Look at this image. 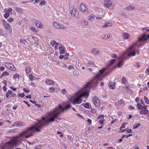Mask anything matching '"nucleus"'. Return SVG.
<instances>
[{
    "mask_svg": "<svg viewBox=\"0 0 149 149\" xmlns=\"http://www.w3.org/2000/svg\"><path fill=\"white\" fill-rule=\"evenodd\" d=\"M71 107L70 105L69 104L64 107L59 104V106L49 113L47 116L42 117V120L36 123L35 125L29 127L19 132L18 135V137H24L25 139L30 138L34 135L36 131L38 132H40L43 127L48 125L54 121L61 112Z\"/></svg>",
    "mask_w": 149,
    "mask_h": 149,
    "instance_id": "obj_1",
    "label": "nucleus"
},
{
    "mask_svg": "<svg viewBox=\"0 0 149 149\" xmlns=\"http://www.w3.org/2000/svg\"><path fill=\"white\" fill-rule=\"evenodd\" d=\"M101 75L99 74H97L95 77L92 79L90 82H88L84 86V88H86L89 87L95 88L99 83L98 80H102L101 79Z\"/></svg>",
    "mask_w": 149,
    "mask_h": 149,
    "instance_id": "obj_2",
    "label": "nucleus"
},
{
    "mask_svg": "<svg viewBox=\"0 0 149 149\" xmlns=\"http://www.w3.org/2000/svg\"><path fill=\"white\" fill-rule=\"evenodd\" d=\"M139 52L137 49H135L134 47H129L127 51L123 54H125V55H126L127 58H130L134 56L136 54H139Z\"/></svg>",
    "mask_w": 149,
    "mask_h": 149,
    "instance_id": "obj_3",
    "label": "nucleus"
},
{
    "mask_svg": "<svg viewBox=\"0 0 149 149\" xmlns=\"http://www.w3.org/2000/svg\"><path fill=\"white\" fill-rule=\"evenodd\" d=\"M148 39H149V34L147 36L146 35H142L138 38V40L136 42V44L137 45H139L140 44V46H144V41Z\"/></svg>",
    "mask_w": 149,
    "mask_h": 149,
    "instance_id": "obj_4",
    "label": "nucleus"
},
{
    "mask_svg": "<svg viewBox=\"0 0 149 149\" xmlns=\"http://www.w3.org/2000/svg\"><path fill=\"white\" fill-rule=\"evenodd\" d=\"M127 58L126 55L125 54H123V55L120 56L118 58V63L117 64V66L118 68H120L124 64V59Z\"/></svg>",
    "mask_w": 149,
    "mask_h": 149,
    "instance_id": "obj_5",
    "label": "nucleus"
},
{
    "mask_svg": "<svg viewBox=\"0 0 149 149\" xmlns=\"http://www.w3.org/2000/svg\"><path fill=\"white\" fill-rule=\"evenodd\" d=\"M76 95L77 96V97H75L73 100L72 102L73 104H79L81 103L82 100L81 99V97H80V95L79 94V93H77Z\"/></svg>",
    "mask_w": 149,
    "mask_h": 149,
    "instance_id": "obj_6",
    "label": "nucleus"
},
{
    "mask_svg": "<svg viewBox=\"0 0 149 149\" xmlns=\"http://www.w3.org/2000/svg\"><path fill=\"white\" fill-rule=\"evenodd\" d=\"M2 23L3 27L6 30H8L10 33H11L12 31V28L11 26L4 19L2 20Z\"/></svg>",
    "mask_w": 149,
    "mask_h": 149,
    "instance_id": "obj_7",
    "label": "nucleus"
},
{
    "mask_svg": "<svg viewBox=\"0 0 149 149\" xmlns=\"http://www.w3.org/2000/svg\"><path fill=\"white\" fill-rule=\"evenodd\" d=\"M53 25L55 28L58 29H65V27L64 25L56 22H53Z\"/></svg>",
    "mask_w": 149,
    "mask_h": 149,
    "instance_id": "obj_8",
    "label": "nucleus"
},
{
    "mask_svg": "<svg viewBox=\"0 0 149 149\" xmlns=\"http://www.w3.org/2000/svg\"><path fill=\"white\" fill-rule=\"evenodd\" d=\"M93 101L95 106L99 107L100 104V101L97 97L95 96L93 97Z\"/></svg>",
    "mask_w": 149,
    "mask_h": 149,
    "instance_id": "obj_9",
    "label": "nucleus"
},
{
    "mask_svg": "<svg viewBox=\"0 0 149 149\" xmlns=\"http://www.w3.org/2000/svg\"><path fill=\"white\" fill-rule=\"evenodd\" d=\"M17 143V141L15 140L11 141H9L6 143L5 146L7 147L8 148H9L16 145Z\"/></svg>",
    "mask_w": 149,
    "mask_h": 149,
    "instance_id": "obj_10",
    "label": "nucleus"
},
{
    "mask_svg": "<svg viewBox=\"0 0 149 149\" xmlns=\"http://www.w3.org/2000/svg\"><path fill=\"white\" fill-rule=\"evenodd\" d=\"M6 67L8 69L12 71H15L16 68L14 65L11 63H5Z\"/></svg>",
    "mask_w": 149,
    "mask_h": 149,
    "instance_id": "obj_11",
    "label": "nucleus"
},
{
    "mask_svg": "<svg viewBox=\"0 0 149 149\" xmlns=\"http://www.w3.org/2000/svg\"><path fill=\"white\" fill-rule=\"evenodd\" d=\"M71 14L72 17H74L77 18L79 17L78 11L75 8L73 9L71 11Z\"/></svg>",
    "mask_w": 149,
    "mask_h": 149,
    "instance_id": "obj_12",
    "label": "nucleus"
},
{
    "mask_svg": "<svg viewBox=\"0 0 149 149\" xmlns=\"http://www.w3.org/2000/svg\"><path fill=\"white\" fill-rule=\"evenodd\" d=\"M112 4L111 0H104V6L107 8H109Z\"/></svg>",
    "mask_w": 149,
    "mask_h": 149,
    "instance_id": "obj_13",
    "label": "nucleus"
},
{
    "mask_svg": "<svg viewBox=\"0 0 149 149\" xmlns=\"http://www.w3.org/2000/svg\"><path fill=\"white\" fill-rule=\"evenodd\" d=\"M148 110L147 109L146 106L144 105L143 108L141 109L139 111V113L140 114L146 115L148 114Z\"/></svg>",
    "mask_w": 149,
    "mask_h": 149,
    "instance_id": "obj_14",
    "label": "nucleus"
},
{
    "mask_svg": "<svg viewBox=\"0 0 149 149\" xmlns=\"http://www.w3.org/2000/svg\"><path fill=\"white\" fill-rule=\"evenodd\" d=\"M50 44L52 47H62L61 44L58 42H57L55 40H52L50 42Z\"/></svg>",
    "mask_w": 149,
    "mask_h": 149,
    "instance_id": "obj_15",
    "label": "nucleus"
},
{
    "mask_svg": "<svg viewBox=\"0 0 149 149\" xmlns=\"http://www.w3.org/2000/svg\"><path fill=\"white\" fill-rule=\"evenodd\" d=\"M79 9L82 12H85L87 10V8L84 4H81L80 5Z\"/></svg>",
    "mask_w": 149,
    "mask_h": 149,
    "instance_id": "obj_16",
    "label": "nucleus"
},
{
    "mask_svg": "<svg viewBox=\"0 0 149 149\" xmlns=\"http://www.w3.org/2000/svg\"><path fill=\"white\" fill-rule=\"evenodd\" d=\"M105 68H103L102 70H101L99 71V73L98 74H100L101 75V79H102V77H104V76H105L107 74V73L105 72L104 75L103 74L104 72L105 71Z\"/></svg>",
    "mask_w": 149,
    "mask_h": 149,
    "instance_id": "obj_17",
    "label": "nucleus"
},
{
    "mask_svg": "<svg viewBox=\"0 0 149 149\" xmlns=\"http://www.w3.org/2000/svg\"><path fill=\"white\" fill-rule=\"evenodd\" d=\"M79 94L80 95V97H82L83 96H84L85 98L88 97V95L89 91H86L82 93H81L80 92H78Z\"/></svg>",
    "mask_w": 149,
    "mask_h": 149,
    "instance_id": "obj_18",
    "label": "nucleus"
},
{
    "mask_svg": "<svg viewBox=\"0 0 149 149\" xmlns=\"http://www.w3.org/2000/svg\"><path fill=\"white\" fill-rule=\"evenodd\" d=\"M36 26L40 29L43 28L44 26L42 23L40 21L37 20L36 22Z\"/></svg>",
    "mask_w": 149,
    "mask_h": 149,
    "instance_id": "obj_19",
    "label": "nucleus"
},
{
    "mask_svg": "<svg viewBox=\"0 0 149 149\" xmlns=\"http://www.w3.org/2000/svg\"><path fill=\"white\" fill-rule=\"evenodd\" d=\"M135 9V7L129 5L127 6L125 8V10L127 11H132Z\"/></svg>",
    "mask_w": 149,
    "mask_h": 149,
    "instance_id": "obj_20",
    "label": "nucleus"
},
{
    "mask_svg": "<svg viewBox=\"0 0 149 149\" xmlns=\"http://www.w3.org/2000/svg\"><path fill=\"white\" fill-rule=\"evenodd\" d=\"M101 37L102 38L106 40L111 37V35L107 33L102 35Z\"/></svg>",
    "mask_w": 149,
    "mask_h": 149,
    "instance_id": "obj_21",
    "label": "nucleus"
},
{
    "mask_svg": "<svg viewBox=\"0 0 149 149\" xmlns=\"http://www.w3.org/2000/svg\"><path fill=\"white\" fill-rule=\"evenodd\" d=\"M104 115H101L98 118V119L99 120V123H101L102 125L103 124V122L104 121Z\"/></svg>",
    "mask_w": 149,
    "mask_h": 149,
    "instance_id": "obj_22",
    "label": "nucleus"
},
{
    "mask_svg": "<svg viewBox=\"0 0 149 149\" xmlns=\"http://www.w3.org/2000/svg\"><path fill=\"white\" fill-rule=\"evenodd\" d=\"M35 39H36V38L34 36H29L27 38V40L29 41H32V40H33L35 42L36 44H37L38 41H36V40H35Z\"/></svg>",
    "mask_w": 149,
    "mask_h": 149,
    "instance_id": "obj_23",
    "label": "nucleus"
},
{
    "mask_svg": "<svg viewBox=\"0 0 149 149\" xmlns=\"http://www.w3.org/2000/svg\"><path fill=\"white\" fill-rule=\"evenodd\" d=\"M95 16L93 14H91L88 17V20L91 22L94 21L95 18Z\"/></svg>",
    "mask_w": 149,
    "mask_h": 149,
    "instance_id": "obj_24",
    "label": "nucleus"
},
{
    "mask_svg": "<svg viewBox=\"0 0 149 149\" xmlns=\"http://www.w3.org/2000/svg\"><path fill=\"white\" fill-rule=\"evenodd\" d=\"M130 85L128 84L125 85L123 87L124 90L126 92H128L130 90Z\"/></svg>",
    "mask_w": 149,
    "mask_h": 149,
    "instance_id": "obj_25",
    "label": "nucleus"
},
{
    "mask_svg": "<svg viewBox=\"0 0 149 149\" xmlns=\"http://www.w3.org/2000/svg\"><path fill=\"white\" fill-rule=\"evenodd\" d=\"M116 60L115 59H112L109 60L108 65L109 67L111 66L115 62Z\"/></svg>",
    "mask_w": 149,
    "mask_h": 149,
    "instance_id": "obj_26",
    "label": "nucleus"
},
{
    "mask_svg": "<svg viewBox=\"0 0 149 149\" xmlns=\"http://www.w3.org/2000/svg\"><path fill=\"white\" fill-rule=\"evenodd\" d=\"M112 25V23L111 22H106L104 25H102V27L103 28H106L109 26H111Z\"/></svg>",
    "mask_w": 149,
    "mask_h": 149,
    "instance_id": "obj_27",
    "label": "nucleus"
},
{
    "mask_svg": "<svg viewBox=\"0 0 149 149\" xmlns=\"http://www.w3.org/2000/svg\"><path fill=\"white\" fill-rule=\"evenodd\" d=\"M108 86L110 88L112 89H114L115 88V84L113 83L112 82H109L108 84Z\"/></svg>",
    "mask_w": 149,
    "mask_h": 149,
    "instance_id": "obj_28",
    "label": "nucleus"
},
{
    "mask_svg": "<svg viewBox=\"0 0 149 149\" xmlns=\"http://www.w3.org/2000/svg\"><path fill=\"white\" fill-rule=\"evenodd\" d=\"M123 36L124 39H128L130 36L129 34L125 33H123Z\"/></svg>",
    "mask_w": 149,
    "mask_h": 149,
    "instance_id": "obj_29",
    "label": "nucleus"
},
{
    "mask_svg": "<svg viewBox=\"0 0 149 149\" xmlns=\"http://www.w3.org/2000/svg\"><path fill=\"white\" fill-rule=\"evenodd\" d=\"M46 82L47 84L52 85H54V82L52 80L49 79L46 80Z\"/></svg>",
    "mask_w": 149,
    "mask_h": 149,
    "instance_id": "obj_30",
    "label": "nucleus"
},
{
    "mask_svg": "<svg viewBox=\"0 0 149 149\" xmlns=\"http://www.w3.org/2000/svg\"><path fill=\"white\" fill-rule=\"evenodd\" d=\"M17 126V127H23L25 126V123L22 122H18L16 125Z\"/></svg>",
    "mask_w": 149,
    "mask_h": 149,
    "instance_id": "obj_31",
    "label": "nucleus"
},
{
    "mask_svg": "<svg viewBox=\"0 0 149 149\" xmlns=\"http://www.w3.org/2000/svg\"><path fill=\"white\" fill-rule=\"evenodd\" d=\"M62 48L63 47H58V49L60 50V53L61 54H63L66 52L65 49Z\"/></svg>",
    "mask_w": 149,
    "mask_h": 149,
    "instance_id": "obj_32",
    "label": "nucleus"
},
{
    "mask_svg": "<svg viewBox=\"0 0 149 149\" xmlns=\"http://www.w3.org/2000/svg\"><path fill=\"white\" fill-rule=\"evenodd\" d=\"M31 66H28L26 68V72L27 74L31 72Z\"/></svg>",
    "mask_w": 149,
    "mask_h": 149,
    "instance_id": "obj_33",
    "label": "nucleus"
},
{
    "mask_svg": "<svg viewBox=\"0 0 149 149\" xmlns=\"http://www.w3.org/2000/svg\"><path fill=\"white\" fill-rule=\"evenodd\" d=\"M144 106H142L139 103L137 104V107L138 108L140 109H141L143 108Z\"/></svg>",
    "mask_w": 149,
    "mask_h": 149,
    "instance_id": "obj_34",
    "label": "nucleus"
},
{
    "mask_svg": "<svg viewBox=\"0 0 149 149\" xmlns=\"http://www.w3.org/2000/svg\"><path fill=\"white\" fill-rule=\"evenodd\" d=\"M122 81L123 83L125 84L127 82L126 77H123L122 79Z\"/></svg>",
    "mask_w": 149,
    "mask_h": 149,
    "instance_id": "obj_35",
    "label": "nucleus"
},
{
    "mask_svg": "<svg viewBox=\"0 0 149 149\" xmlns=\"http://www.w3.org/2000/svg\"><path fill=\"white\" fill-rule=\"evenodd\" d=\"M92 53L93 54H96L98 52V51L96 49L93 48L92 50Z\"/></svg>",
    "mask_w": 149,
    "mask_h": 149,
    "instance_id": "obj_36",
    "label": "nucleus"
},
{
    "mask_svg": "<svg viewBox=\"0 0 149 149\" xmlns=\"http://www.w3.org/2000/svg\"><path fill=\"white\" fill-rule=\"evenodd\" d=\"M94 65V62L91 61H90L88 64V66L91 67Z\"/></svg>",
    "mask_w": 149,
    "mask_h": 149,
    "instance_id": "obj_37",
    "label": "nucleus"
},
{
    "mask_svg": "<svg viewBox=\"0 0 149 149\" xmlns=\"http://www.w3.org/2000/svg\"><path fill=\"white\" fill-rule=\"evenodd\" d=\"M31 30L33 32L36 33L38 32L37 30L34 27L31 26L30 27Z\"/></svg>",
    "mask_w": 149,
    "mask_h": 149,
    "instance_id": "obj_38",
    "label": "nucleus"
},
{
    "mask_svg": "<svg viewBox=\"0 0 149 149\" xmlns=\"http://www.w3.org/2000/svg\"><path fill=\"white\" fill-rule=\"evenodd\" d=\"M9 74V73L8 72H7L6 71H5L2 73V74H1V77H2L4 76H5V75H6V76L8 75Z\"/></svg>",
    "mask_w": 149,
    "mask_h": 149,
    "instance_id": "obj_39",
    "label": "nucleus"
},
{
    "mask_svg": "<svg viewBox=\"0 0 149 149\" xmlns=\"http://www.w3.org/2000/svg\"><path fill=\"white\" fill-rule=\"evenodd\" d=\"M142 29L143 30L144 32L149 31V27H148L143 28H142Z\"/></svg>",
    "mask_w": 149,
    "mask_h": 149,
    "instance_id": "obj_40",
    "label": "nucleus"
},
{
    "mask_svg": "<svg viewBox=\"0 0 149 149\" xmlns=\"http://www.w3.org/2000/svg\"><path fill=\"white\" fill-rule=\"evenodd\" d=\"M128 123H123L122 126L120 127V129H122L125 128L126 127V125Z\"/></svg>",
    "mask_w": 149,
    "mask_h": 149,
    "instance_id": "obj_41",
    "label": "nucleus"
},
{
    "mask_svg": "<svg viewBox=\"0 0 149 149\" xmlns=\"http://www.w3.org/2000/svg\"><path fill=\"white\" fill-rule=\"evenodd\" d=\"M20 42L22 44H24V45H26L27 43V42L25 40L23 39H21L20 40Z\"/></svg>",
    "mask_w": 149,
    "mask_h": 149,
    "instance_id": "obj_42",
    "label": "nucleus"
},
{
    "mask_svg": "<svg viewBox=\"0 0 149 149\" xmlns=\"http://www.w3.org/2000/svg\"><path fill=\"white\" fill-rule=\"evenodd\" d=\"M140 124L139 123H137L134 126H133V128L134 129H136L138 128V127L140 126Z\"/></svg>",
    "mask_w": 149,
    "mask_h": 149,
    "instance_id": "obj_43",
    "label": "nucleus"
},
{
    "mask_svg": "<svg viewBox=\"0 0 149 149\" xmlns=\"http://www.w3.org/2000/svg\"><path fill=\"white\" fill-rule=\"evenodd\" d=\"M82 23H84L85 25H87L88 24V22L87 20H83L82 21Z\"/></svg>",
    "mask_w": 149,
    "mask_h": 149,
    "instance_id": "obj_44",
    "label": "nucleus"
},
{
    "mask_svg": "<svg viewBox=\"0 0 149 149\" xmlns=\"http://www.w3.org/2000/svg\"><path fill=\"white\" fill-rule=\"evenodd\" d=\"M125 103V102L122 100L118 101V104H124Z\"/></svg>",
    "mask_w": 149,
    "mask_h": 149,
    "instance_id": "obj_45",
    "label": "nucleus"
},
{
    "mask_svg": "<svg viewBox=\"0 0 149 149\" xmlns=\"http://www.w3.org/2000/svg\"><path fill=\"white\" fill-rule=\"evenodd\" d=\"M79 72L76 70H74L73 71V73L75 75L77 76L79 74Z\"/></svg>",
    "mask_w": 149,
    "mask_h": 149,
    "instance_id": "obj_46",
    "label": "nucleus"
},
{
    "mask_svg": "<svg viewBox=\"0 0 149 149\" xmlns=\"http://www.w3.org/2000/svg\"><path fill=\"white\" fill-rule=\"evenodd\" d=\"M144 99L145 103L147 104H149V100L146 96H144Z\"/></svg>",
    "mask_w": 149,
    "mask_h": 149,
    "instance_id": "obj_47",
    "label": "nucleus"
},
{
    "mask_svg": "<svg viewBox=\"0 0 149 149\" xmlns=\"http://www.w3.org/2000/svg\"><path fill=\"white\" fill-rule=\"evenodd\" d=\"M46 3V2L45 0L42 1L40 3L39 5H45Z\"/></svg>",
    "mask_w": 149,
    "mask_h": 149,
    "instance_id": "obj_48",
    "label": "nucleus"
},
{
    "mask_svg": "<svg viewBox=\"0 0 149 149\" xmlns=\"http://www.w3.org/2000/svg\"><path fill=\"white\" fill-rule=\"evenodd\" d=\"M29 78L31 81H33V77L32 74L29 75Z\"/></svg>",
    "mask_w": 149,
    "mask_h": 149,
    "instance_id": "obj_49",
    "label": "nucleus"
},
{
    "mask_svg": "<svg viewBox=\"0 0 149 149\" xmlns=\"http://www.w3.org/2000/svg\"><path fill=\"white\" fill-rule=\"evenodd\" d=\"M9 13H6L4 15V17L5 18H7L9 16Z\"/></svg>",
    "mask_w": 149,
    "mask_h": 149,
    "instance_id": "obj_50",
    "label": "nucleus"
},
{
    "mask_svg": "<svg viewBox=\"0 0 149 149\" xmlns=\"http://www.w3.org/2000/svg\"><path fill=\"white\" fill-rule=\"evenodd\" d=\"M23 90L25 93H29L30 92V91L29 89L25 88H23Z\"/></svg>",
    "mask_w": 149,
    "mask_h": 149,
    "instance_id": "obj_51",
    "label": "nucleus"
},
{
    "mask_svg": "<svg viewBox=\"0 0 149 149\" xmlns=\"http://www.w3.org/2000/svg\"><path fill=\"white\" fill-rule=\"evenodd\" d=\"M91 111L92 113H95L97 112L96 110L94 108H92L91 109Z\"/></svg>",
    "mask_w": 149,
    "mask_h": 149,
    "instance_id": "obj_52",
    "label": "nucleus"
},
{
    "mask_svg": "<svg viewBox=\"0 0 149 149\" xmlns=\"http://www.w3.org/2000/svg\"><path fill=\"white\" fill-rule=\"evenodd\" d=\"M7 21L9 22H11L14 21V19L12 18H10L7 19Z\"/></svg>",
    "mask_w": 149,
    "mask_h": 149,
    "instance_id": "obj_53",
    "label": "nucleus"
},
{
    "mask_svg": "<svg viewBox=\"0 0 149 149\" xmlns=\"http://www.w3.org/2000/svg\"><path fill=\"white\" fill-rule=\"evenodd\" d=\"M18 95L19 97H23L25 96L24 94V93H19L18 94Z\"/></svg>",
    "mask_w": 149,
    "mask_h": 149,
    "instance_id": "obj_54",
    "label": "nucleus"
},
{
    "mask_svg": "<svg viewBox=\"0 0 149 149\" xmlns=\"http://www.w3.org/2000/svg\"><path fill=\"white\" fill-rule=\"evenodd\" d=\"M111 56L113 58H116L117 57V55L115 54H111Z\"/></svg>",
    "mask_w": 149,
    "mask_h": 149,
    "instance_id": "obj_55",
    "label": "nucleus"
},
{
    "mask_svg": "<svg viewBox=\"0 0 149 149\" xmlns=\"http://www.w3.org/2000/svg\"><path fill=\"white\" fill-rule=\"evenodd\" d=\"M12 9L11 8H10L7 10V12L8 13H10L11 14H12V13L11 12L12 11Z\"/></svg>",
    "mask_w": 149,
    "mask_h": 149,
    "instance_id": "obj_56",
    "label": "nucleus"
},
{
    "mask_svg": "<svg viewBox=\"0 0 149 149\" xmlns=\"http://www.w3.org/2000/svg\"><path fill=\"white\" fill-rule=\"evenodd\" d=\"M89 105L88 103H86L84 105V107L87 109L89 108Z\"/></svg>",
    "mask_w": 149,
    "mask_h": 149,
    "instance_id": "obj_57",
    "label": "nucleus"
},
{
    "mask_svg": "<svg viewBox=\"0 0 149 149\" xmlns=\"http://www.w3.org/2000/svg\"><path fill=\"white\" fill-rule=\"evenodd\" d=\"M68 68L69 70H70L74 69V68L73 66L70 65V66L68 67Z\"/></svg>",
    "mask_w": 149,
    "mask_h": 149,
    "instance_id": "obj_58",
    "label": "nucleus"
},
{
    "mask_svg": "<svg viewBox=\"0 0 149 149\" xmlns=\"http://www.w3.org/2000/svg\"><path fill=\"white\" fill-rule=\"evenodd\" d=\"M49 90L51 92H53L54 91V89L52 87L49 88Z\"/></svg>",
    "mask_w": 149,
    "mask_h": 149,
    "instance_id": "obj_59",
    "label": "nucleus"
},
{
    "mask_svg": "<svg viewBox=\"0 0 149 149\" xmlns=\"http://www.w3.org/2000/svg\"><path fill=\"white\" fill-rule=\"evenodd\" d=\"M41 145H39L37 146L36 147V149H40L41 148Z\"/></svg>",
    "mask_w": 149,
    "mask_h": 149,
    "instance_id": "obj_60",
    "label": "nucleus"
},
{
    "mask_svg": "<svg viewBox=\"0 0 149 149\" xmlns=\"http://www.w3.org/2000/svg\"><path fill=\"white\" fill-rule=\"evenodd\" d=\"M146 74H149V68H147L145 71Z\"/></svg>",
    "mask_w": 149,
    "mask_h": 149,
    "instance_id": "obj_61",
    "label": "nucleus"
},
{
    "mask_svg": "<svg viewBox=\"0 0 149 149\" xmlns=\"http://www.w3.org/2000/svg\"><path fill=\"white\" fill-rule=\"evenodd\" d=\"M61 92L63 94H65L66 92V90L65 89H63L61 90Z\"/></svg>",
    "mask_w": 149,
    "mask_h": 149,
    "instance_id": "obj_62",
    "label": "nucleus"
},
{
    "mask_svg": "<svg viewBox=\"0 0 149 149\" xmlns=\"http://www.w3.org/2000/svg\"><path fill=\"white\" fill-rule=\"evenodd\" d=\"M130 109H135V107L132 105H130L129 107Z\"/></svg>",
    "mask_w": 149,
    "mask_h": 149,
    "instance_id": "obj_63",
    "label": "nucleus"
},
{
    "mask_svg": "<svg viewBox=\"0 0 149 149\" xmlns=\"http://www.w3.org/2000/svg\"><path fill=\"white\" fill-rule=\"evenodd\" d=\"M5 70V68L3 66H0V70L4 71Z\"/></svg>",
    "mask_w": 149,
    "mask_h": 149,
    "instance_id": "obj_64",
    "label": "nucleus"
}]
</instances>
